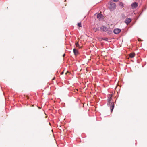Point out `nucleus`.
Instances as JSON below:
<instances>
[{
  "mask_svg": "<svg viewBox=\"0 0 147 147\" xmlns=\"http://www.w3.org/2000/svg\"><path fill=\"white\" fill-rule=\"evenodd\" d=\"M112 95L111 94H109L108 95L107 100L108 102L107 105H109L110 109L112 112L114 107V105L113 102H111V101L112 99Z\"/></svg>",
  "mask_w": 147,
  "mask_h": 147,
  "instance_id": "1",
  "label": "nucleus"
},
{
  "mask_svg": "<svg viewBox=\"0 0 147 147\" xmlns=\"http://www.w3.org/2000/svg\"><path fill=\"white\" fill-rule=\"evenodd\" d=\"M110 5L109 6V8L110 11L114 10L116 7V5L115 3L110 2Z\"/></svg>",
  "mask_w": 147,
  "mask_h": 147,
  "instance_id": "2",
  "label": "nucleus"
},
{
  "mask_svg": "<svg viewBox=\"0 0 147 147\" xmlns=\"http://www.w3.org/2000/svg\"><path fill=\"white\" fill-rule=\"evenodd\" d=\"M100 30L103 31L108 32V33L111 32L110 30H109V29L107 27L104 26H102L100 28Z\"/></svg>",
  "mask_w": 147,
  "mask_h": 147,
  "instance_id": "3",
  "label": "nucleus"
},
{
  "mask_svg": "<svg viewBox=\"0 0 147 147\" xmlns=\"http://www.w3.org/2000/svg\"><path fill=\"white\" fill-rule=\"evenodd\" d=\"M138 4L137 2H134L131 4V7L133 9L136 8L138 7Z\"/></svg>",
  "mask_w": 147,
  "mask_h": 147,
  "instance_id": "4",
  "label": "nucleus"
},
{
  "mask_svg": "<svg viewBox=\"0 0 147 147\" xmlns=\"http://www.w3.org/2000/svg\"><path fill=\"white\" fill-rule=\"evenodd\" d=\"M121 30L119 28H115L113 32L115 34H117L121 32Z\"/></svg>",
  "mask_w": 147,
  "mask_h": 147,
  "instance_id": "5",
  "label": "nucleus"
},
{
  "mask_svg": "<svg viewBox=\"0 0 147 147\" xmlns=\"http://www.w3.org/2000/svg\"><path fill=\"white\" fill-rule=\"evenodd\" d=\"M97 18L99 20H102L103 19V16L102 14L98 13L97 15Z\"/></svg>",
  "mask_w": 147,
  "mask_h": 147,
  "instance_id": "6",
  "label": "nucleus"
},
{
  "mask_svg": "<svg viewBox=\"0 0 147 147\" xmlns=\"http://www.w3.org/2000/svg\"><path fill=\"white\" fill-rule=\"evenodd\" d=\"M131 19L129 18H127L125 21V22L127 25H128L131 22Z\"/></svg>",
  "mask_w": 147,
  "mask_h": 147,
  "instance_id": "7",
  "label": "nucleus"
},
{
  "mask_svg": "<svg viewBox=\"0 0 147 147\" xmlns=\"http://www.w3.org/2000/svg\"><path fill=\"white\" fill-rule=\"evenodd\" d=\"M73 52L74 54L75 55H78L79 54V52L75 48H74L73 49Z\"/></svg>",
  "mask_w": 147,
  "mask_h": 147,
  "instance_id": "8",
  "label": "nucleus"
},
{
  "mask_svg": "<svg viewBox=\"0 0 147 147\" xmlns=\"http://www.w3.org/2000/svg\"><path fill=\"white\" fill-rule=\"evenodd\" d=\"M135 54L134 53H132L129 54V56L131 58H133L135 56Z\"/></svg>",
  "mask_w": 147,
  "mask_h": 147,
  "instance_id": "9",
  "label": "nucleus"
},
{
  "mask_svg": "<svg viewBox=\"0 0 147 147\" xmlns=\"http://www.w3.org/2000/svg\"><path fill=\"white\" fill-rule=\"evenodd\" d=\"M119 5L121 7V8H123L124 7L123 4L122 2H120Z\"/></svg>",
  "mask_w": 147,
  "mask_h": 147,
  "instance_id": "10",
  "label": "nucleus"
},
{
  "mask_svg": "<svg viewBox=\"0 0 147 147\" xmlns=\"http://www.w3.org/2000/svg\"><path fill=\"white\" fill-rule=\"evenodd\" d=\"M78 26L80 27H82L81 23V22L78 23Z\"/></svg>",
  "mask_w": 147,
  "mask_h": 147,
  "instance_id": "11",
  "label": "nucleus"
},
{
  "mask_svg": "<svg viewBox=\"0 0 147 147\" xmlns=\"http://www.w3.org/2000/svg\"><path fill=\"white\" fill-rule=\"evenodd\" d=\"M102 39L103 40L106 41H107L108 40V39L107 38H102Z\"/></svg>",
  "mask_w": 147,
  "mask_h": 147,
  "instance_id": "12",
  "label": "nucleus"
},
{
  "mask_svg": "<svg viewBox=\"0 0 147 147\" xmlns=\"http://www.w3.org/2000/svg\"><path fill=\"white\" fill-rule=\"evenodd\" d=\"M75 45L77 47H79V45L78 42H77L75 43Z\"/></svg>",
  "mask_w": 147,
  "mask_h": 147,
  "instance_id": "13",
  "label": "nucleus"
},
{
  "mask_svg": "<svg viewBox=\"0 0 147 147\" xmlns=\"http://www.w3.org/2000/svg\"><path fill=\"white\" fill-rule=\"evenodd\" d=\"M94 30H95V32H96L97 31L99 30V29L97 28H94Z\"/></svg>",
  "mask_w": 147,
  "mask_h": 147,
  "instance_id": "14",
  "label": "nucleus"
},
{
  "mask_svg": "<svg viewBox=\"0 0 147 147\" xmlns=\"http://www.w3.org/2000/svg\"><path fill=\"white\" fill-rule=\"evenodd\" d=\"M113 1L115 2H117L119 0H113Z\"/></svg>",
  "mask_w": 147,
  "mask_h": 147,
  "instance_id": "15",
  "label": "nucleus"
},
{
  "mask_svg": "<svg viewBox=\"0 0 147 147\" xmlns=\"http://www.w3.org/2000/svg\"><path fill=\"white\" fill-rule=\"evenodd\" d=\"M65 54H64L63 55V57H64L65 56Z\"/></svg>",
  "mask_w": 147,
  "mask_h": 147,
  "instance_id": "16",
  "label": "nucleus"
},
{
  "mask_svg": "<svg viewBox=\"0 0 147 147\" xmlns=\"http://www.w3.org/2000/svg\"><path fill=\"white\" fill-rule=\"evenodd\" d=\"M63 74V72H61V74Z\"/></svg>",
  "mask_w": 147,
  "mask_h": 147,
  "instance_id": "17",
  "label": "nucleus"
},
{
  "mask_svg": "<svg viewBox=\"0 0 147 147\" xmlns=\"http://www.w3.org/2000/svg\"><path fill=\"white\" fill-rule=\"evenodd\" d=\"M54 78H53V80H54Z\"/></svg>",
  "mask_w": 147,
  "mask_h": 147,
  "instance_id": "18",
  "label": "nucleus"
},
{
  "mask_svg": "<svg viewBox=\"0 0 147 147\" xmlns=\"http://www.w3.org/2000/svg\"><path fill=\"white\" fill-rule=\"evenodd\" d=\"M66 0H65V1H66Z\"/></svg>",
  "mask_w": 147,
  "mask_h": 147,
  "instance_id": "19",
  "label": "nucleus"
}]
</instances>
